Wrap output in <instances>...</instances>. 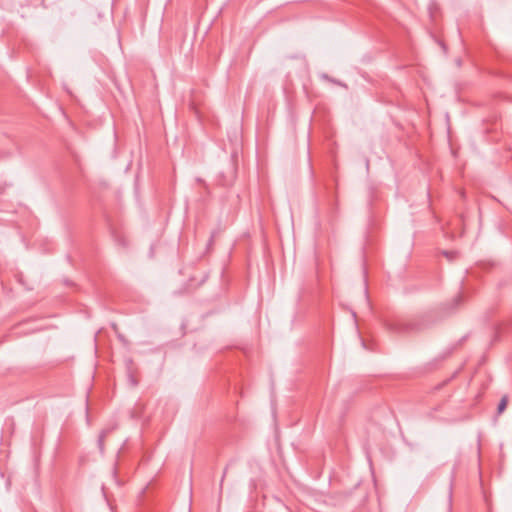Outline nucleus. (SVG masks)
I'll return each instance as SVG.
<instances>
[{"instance_id":"5","label":"nucleus","mask_w":512,"mask_h":512,"mask_svg":"<svg viewBox=\"0 0 512 512\" xmlns=\"http://www.w3.org/2000/svg\"><path fill=\"white\" fill-rule=\"evenodd\" d=\"M237 157V152H233L232 159L234 160Z\"/></svg>"},{"instance_id":"3","label":"nucleus","mask_w":512,"mask_h":512,"mask_svg":"<svg viewBox=\"0 0 512 512\" xmlns=\"http://www.w3.org/2000/svg\"><path fill=\"white\" fill-rule=\"evenodd\" d=\"M442 254L449 260L454 261L458 257L457 251H443Z\"/></svg>"},{"instance_id":"2","label":"nucleus","mask_w":512,"mask_h":512,"mask_svg":"<svg viewBox=\"0 0 512 512\" xmlns=\"http://www.w3.org/2000/svg\"><path fill=\"white\" fill-rule=\"evenodd\" d=\"M507 403H508V398L507 396H503L498 404V407H497V413L498 414H501L503 413V411L506 409L507 407Z\"/></svg>"},{"instance_id":"6","label":"nucleus","mask_w":512,"mask_h":512,"mask_svg":"<svg viewBox=\"0 0 512 512\" xmlns=\"http://www.w3.org/2000/svg\"><path fill=\"white\" fill-rule=\"evenodd\" d=\"M224 481V474L221 477V483Z\"/></svg>"},{"instance_id":"1","label":"nucleus","mask_w":512,"mask_h":512,"mask_svg":"<svg viewBox=\"0 0 512 512\" xmlns=\"http://www.w3.org/2000/svg\"><path fill=\"white\" fill-rule=\"evenodd\" d=\"M431 325L430 315H420L409 319H397L387 323V328L399 335H412L424 331Z\"/></svg>"},{"instance_id":"4","label":"nucleus","mask_w":512,"mask_h":512,"mask_svg":"<svg viewBox=\"0 0 512 512\" xmlns=\"http://www.w3.org/2000/svg\"><path fill=\"white\" fill-rule=\"evenodd\" d=\"M106 434H107V431L104 430L99 435L98 446H99L101 451H103V449H104V439L106 437Z\"/></svg>"}]
</instances>
